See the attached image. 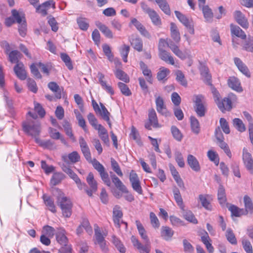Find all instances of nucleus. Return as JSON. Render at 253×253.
Listing matches in <instances>:
<instances>
[{
    "mask_svg": "<svg viewBox=\"0 0 253 253\" xmlns=\"http://www.w3.org/2000/svg\"><path fill=\"white\" fill-rule=\"evenodd\" d=\"M129 180L132 189L139 194H142L143 190L137 174L133 170L129 174Z\"/></svg>",
    "mask_w": 253,
    "mask_h": 253,
    "instance_id": "obj_12",
    "label": "nucleus"
},
{
    "mask_svg": "<svg viewBox=\"0 0 253 253\" xmlns=\"http://www.w3.org/2000/svg\"><path fill=\"white\" fill-rule=\"evenodd\" d=\"M233 126L239 131L244 132L246 130V127L243 121L238 118H235L233 120Z\"/></svg>",
    "mask_w": 253,
    "mask_h": 253,
    "instance_id": "obj_47",
    "label": "nucleus"
},
{
    "mask_svg": "<svg viewBox=\"0 0 253 253\" xmlns=\"http://www.w3.org/2000/svg\"><path fill=\"white\" fill-rule=\"evenodd\" d=\"M57 204L60 207L63 215L66 217H69L72 214V204L71 201L63 193H60L57 197Z\"/></svg>",
    "mask_w": 253,
    "mask_h": 253,
    "instance_id": "obj_2",
    "label": "nucleus"
},
{
    "mask_svg": "<svg viewBox=\"0 0 253 253\" xmlns=\"http://www.w3.org/2000/svg\"><path fill=\"white\" fill-rule=\"evenodd\" d=\"M199 202H201L202 206L206 210L211 211L212 208L210 203L208 201L207 198V195L200 194L199 195L198 198Z\"/></svg>",
    "mask_w": 253,
    "mask_h": 253,
    "instance_id": "obj_43",
    "label": "nucleus"
},
{
    "mask_svg": "<svg viewBox=\"0 0 253 253\" xmlns=\"http://www.w3.org/2000/svg\"><path fill=\"white\" fill-rule=\"evenodd\" d=\"M234 98H236V96L233 93H231L227 97L221 99L220 102H218L217 104L219 109L222 112H224L225 111H230L232 108L231 100Z\"/></svg>",
    "mask_w": 253,
    "mask_h": 253,
    "instance_id": "obj_7",
    "label": "nucleus"
},
{
    "mask_svg": "<svg viewBox=\"0 0 253 253\" xmlns=\"http://www.w3.org/2000/svg\"><path fill=\"white\" fill-rule=\"evenodd\" d=\"M176 80L182 86H187V82L183 73L178 70L176 73Z\"/></svg>",
    "mask_w": 253,
    "mask_h": 253,
    "instance_id": "obj_57",
    "label": "nucleus"
},
{
    "mask_svg": "<svg viewBox=\"0 0 253 253\" xmlns=\"http://www.w3.org/2000/svg\"><path fill=\"white\" fill-rule=\"evenodd\" d=\"M187 163L192 170L198 172L200 170V166L198 160L192 155H188L187 156Z\"/></svg>",
    "mask_w": 253,
    "mask_h": 253,
    "instance_id": "obj_24",
    "label": "nucleus"
},
{
    "mask_svg": "<svg viewBox=\"0 0 253 253\" xmlns=\"http://www.w3.org/2000/svg\"><path fill=\"white\" fill-rule=\"evenodd\" d=\"M111 167L113 170L120 176H122L123 173L117 162L113 158L111 159Z\"/></svg>",
    "mask_w": 253,
    "mask_h": 253,
    "instance_id": "obj_60",
    "label": "nucleus"
},
{
    "mask_svg": "<svg viewBox=\"0 0 253 253\" xmlns=\"http://www.w3.org/2000/svg\"><path fill=\"white\" fill-rule=\"evenodd\" d=\"M131 45L136 50L140 52L143 49V42L138 37H133L129 40Z\"/></svg>",
    "mask_w": 253,
    "mask_h": 253,
    "instance_id": "obj_32",
    "label": "nucleus"
},
{
    "mask_svg": "<svg viewBox=\"0 0 253 253\" xmlns=\"http://www.w3.org/2000/svg\"><path fill=\"white\" fill-rule=\"evenodd\" d=\"M131 241L133 246L138 250L139 253H150L151 251L150 241H145V244L143 245L133 236L131 237Z\"/></svg>",
    "mask_w": 253,
    "mask_h": 253,
    "instance_id": "obj_9",
    "label": "nucleus"
},
{
    "mask_svg": "<svg viewBox=\"0 0 253 253\" xmlns=\"http://www.w3.org/2000/svg\"><path fill=\"white\" fill-rule=\"evenodd\" d=\"M62 159L65 163H68L69 160L72 163L75 164L80 161V156L77 151H73L68 155L62 156Z\"/></svg>",
    "mask_w": 253,
    "mask_h": 253,
    "instance_id": "obj_22",
    "label": "nucleus"
},
{
    "mask_svg": "<svg viewBox=\"0 0 253 253\" xmlns=\"http://www.w3.org/2000/svg\"><path fill=\"white\" fill-rule=\"evenodd\" d=\"M119 88H120L122 94L126 96H129L131 94L130 90L129 89L127 85L122 82L118 84Z\"/></svg>",
    "mask_w": 253,
    "mask_h": 253,
    "instance_id": "obj_61",
    "label": "nucleus"
},
{
    "mask_svg": "<svg viewBox=\"0 0 253 253\" xmlns=\"http://www.w3.org/2000/svg\"><path fill=\"white\" fill-rule=\"evenodd\" d=\"M234 18L237 22L244 28H248L249 23L245 15L239 10H236L234 13Z\"/></svg>",
    "mask_w": 253,
    "mask_h": 253,
    "instance_id": "obj_15",
    "label": "nucleus"
},
{
    "mask_svg": "<svg viewBox=\"0 0 253 253\" xmlns=\"http://www.w3.org/2000/svg\"><path fill=\"white\" fill-rule=\"evenodd\" d=\"M159 56L164 61L172 65L174 64V60L173 57L166 50H164L159 52Z\"/></svg>",
    "mask_w": 253,
    "mask_h": 253,
    "instance_id": "obj_30",
    "label": "nucleus"
},
{
    "mask_svg": "<svg viewBox=\"0 0 253 253\" xmlns=\"http://www.w3.org/2000/svg\"><path fill=\"white\" fill-rule=\"evenodd\" d=\"M101 108L100 111H98L97 113H99L103 119L105 121H109L110 113L108 112L105 106L101 103H100Z\"/></svg>",
    "mask_w": 253,
    "mask_h": 253,
    "instance_id": "obj_52",
    "label": "nucleus"
},
{
    "mask_svg": "<svg viewBox=\"0 0 253 253\" xmlns=\"http://www.w3.org/2000/svg\"><path fill=\"white\" fill-rule=\"evenodd\" d=\"M66 176L64 173L61 172H54L50 181V185L52 186H56L61 182L65 179Z\"/></svg>",
    "mask_w": 253,
    "mask_h": 253,
    "instance_id": "obj_26",
    "label": "nucleus"
},
{
    "mask_svg": "<svg viewBox=\"0 0 253 253\" xmlns=\"http://www.w3.org/2000/svg\"><path fill=\"white\" fill-rule=\"evenodd\" d=\"M156 109L158 113L165 116L169 115L168 112L166 107L164 104V101L162 97L157 96L156 97Z\"/></svg>",
    "mask_w": 253,
    "mask_h": 253,
    "instance_id": "obj_14",
    "label": "nucleus"
},
{
    "mask_svg": "<svg viewBox=\"0 0 253 253\" xmlns=\"http://www.w3.org/2000/svg\"><path fill=\"white\" fill-rule=\"evenodd\" d=\"M195 110L199 117H203L206 111L207 104L204 97L202 95H198L195 96Z\"/></svg>",
    "mask_w": 253,
    "mask_h": 253,
    "instance_id": "obj_4",
    "label": "nucleus"
},
{
    "mask_svg": "<svg viewBox=\"0 0 253 253\" xmlns=\"http://www.w3.org/2000/svg\"><path fill=\"white\" fill-rule=\"evenodd\" d=\"M201 241L205 245L209 253H213L214 248L211 245V240L207 232H205V234L201 237Z\"/></svg>",
    "mask_w": 253,
    "mask_h": 253,
    "instance_id": "obj_31",
    "label": "nucleus"
},
{
    "mask_svg": "<svg viewBox=\"0 0 253 253\" xmlns=\"http://www.w3.org/2000/svg\"><path fill=\"white\" fill-rule=\"evenodd\" d=\"M36 142L45 148L51 149L54 147L53 143L50 140L43 141L39 138H36Z\"/></svg>",
    "mask_w": 253,
    "mask_h": 253,
    "instance_id": "obj_53",
    "label": "nucleus"
},
{
    "mask_svg": "<svg viewBox=\"0 0 253 253\" xmlns=\"http://www.w3.org/2000/svg\"><path fill=\"white\" fill-rule=\"evenodd\" d=\"M42 232L43 234L51 238L55 234V230L51 226L45 225L43 227Z\"/></svg>",
    "mask_w": 253,
    "mask_h": 253,
    "instance_id": "obj_63",
    "label": "nucleus"
},
{
    "mask_svg": "<svg viewBox=\"0 0 253 253\" xmlns=\"http://www.w3.org/2000/svg\"><path fill=\"white\" fill-rule=\"evenodd\" d=\"M242 245L246 253H253L252 246L249 240L243 239Z\"/></svg>",
    "mask_w": 253,
    "mask_h": 253,
    "instance_id": "obj_64",
    "label": "nucleus"
},
{
    "mask_svg": "<svg viewBox=\"0 0 253 253\" xmlns=\"http://www.w3.org/2000/svg\"><path fill=\"white\" fill-rule=\"evenodd\" d=\"M170 130L174 138L178 141H180L183 136L179 129L176 126H173L171 127Z\"/></svg>",
    "mask_w": 253,
    "mask_h": 253,
    "instance_id": "obj_59",
    "label": "nucleus"
},
{
    "mask_svg": "<svg viewBox=\"0 0 253 253\" xmlns=\"http://www.w3.org/2000/svg\"><path fill=\"white\" fill-rule=\"evenodd\" d=\"M243 47L248 51L253 52V37H248L245 41Z\"/></svg>",
    "mask_w": 253,
    "mask_h": 253,
    "instance_id": "obj_58",
    "label": "nucleus"
},
{
    "mask_svg": "<svg viewBox=\"0 0 253 253\" xmlns=\"http://www.w3.org/2000/svg\"><path fill=\"white\" fill-rule=\"evenodd\" d=\"M231 32L233 37V35L236 37L240 38L242 39H245L246 35L244 32L238 26L231 24Z\"/></svg>",
    "mask_w": 253,
    "mask_h": 253,
    "instance_id": "obj_35",
    "label": "nucleus"
},
{
    "mask_svg": "<svg viewBox=\"0 0 253 253\" xmlns=\"http://www.w3.org/2000/svg\"><path fill=\"white\" fill-rule=\"evenodd\" d=\"M170 35L173 41L178 43L180 41V36L176 25L174 23L170 24Z\"/></svg>",
    "mask_w": 253,
    "mask_h": 253,
    "instance_id": "obj_36",
    "label": "nucleus"
},
{
    "mask_svg": "<svg viewBox=\"0 0 253 253\" xmlns=\"http://www.w3.org/2000/svg\"><path fill=\"white\" fill-rule=\"evenodd\" d=\"M43 199L48 209L52 212L55 213L56 211L54 200L50 197L46 195H43Z\"/></svg>",
    "mask_w": 253,
    "mask_h": 253,
    "instance_id": "obj_38",
    "label": "nucleus"
},
{
    "mask_svg": "<svg viewBox=\"0 0 253 253\" xmlns=\"http://www.w3.org/2000/svg\"><path fill=\"white\" fill-rule=\"evenodd\" d=\"M234 63L238 69L246 77L250 78L251 74L247 66L243 63L239 58L235 57L234 59Z\"/></svg>",
    "mask_w": 253,
    "mask_h": 253,
    "instance_id": "obj_21",
    "label": "nucleus"
},
{
    "mask_svg": "<svg viewBox=\"0 0 253 253\" xmlns=\"http://www.w3.org/2000/svg\"><path fill=\"white\" fill-rule=\"evenodd\" d=\"M201 74L204 78V82L209 85H211V75L209 73L208 68L205 66H202L200 68Z\"/></svg>",
    "mask_w": 253,
    "mask_h": 253,
    "instance_id": "obj_39",
    "label": "nucleus"
},
{
    "mask_svg": "<svg viewBox=\"0 0 253 253\" xmlns=\"http://www.w3.org/2000/svg\"><path fill=\"white\" fill-rule=\"evenodd\" d=\"M67 164L66 163V164H62L61 166L62 170L75 182L79 189H82L83 186H85V184L81 182L78 176L72 170Z\"/></svg>",
    "mask_w": 253,
    "mask_h": 253,
    "instance_id": "obj_6",
    "label": "nucleus"
},
{
    "mask_svg": "<svg viewBox=\"0 0 253 253\" xmlns=\"http://www.w3.org/2000/svg\"><path fill=\"white\" fill-rule=\"evenodd\" d=\"M170 71L164 67H162L160 68V71L157 73V78L159 81H163L164 82L167 80L166 77L169 74Z\"/></svg>",
    "mask_w": 253,
    "mask_h": 253,
    "instance_id": "obj_42",
    "label": "nucleus"
},
{
    "mask_svg": "<svg viewBox=\"0 0 253 253\" xmlns=\"http://www.w3.org/2000/svg\"><path fill=\"white\" fill-rule=\"evenodd\" d=\"M80 146L83 154L88 162L91 163L93 168L99 172L102 180L108 186L110 187L111 182L109 174L105 170L104 166L96 159H91V153L89 147L84 137L80 136L79 139Z\"/></svg>",
    "mask_w": 253,
    "mask_h": 253,
    "instance_id": "obj_1",
    "label": "nucleus"
},
{
    "mask_svg": "<svg viewBox=\"0 0 253 253\" xmlns=\"http://www.w3.org/2000/svg\"><path fill=\"white\" fill-rule=\"evenodd\" d=\"M218 200L220 204H224L226 201L225 189L222 185H220L218 189Z\"/></svg>",
    "mask_w": 253,
    "mask_h": 253,
    "instance_id": "obj_51",
    "label": "nucleus"
},
{
    "mask_svg": "<svg viewBox=\"0 0 253 253\" xmlns=\"http://www.w3.org/2000/svg\"><path fill=\"white\" fill-rule=\"evenodd\" d=\"M155 2L164 13L168 15H170V9L167 0H155Z\"/></svg>",
    "mask_w": 253,
    "mask_h": 253,
    "instance_id": "obj_29",
    "label": "nucleus"
},
{
    "mask_svg": "<svg viewBox=\"0 0 253 253\" xmlns=\"http://www.w3.org/2000/svg\"><path fill=\"white\" fill-rule=\"evenodd\" d=\"M174 13L177 19L187 28L189 32L191 34H194V29L193 21L189 20L185 15L178 11L175 10Z\"/></svg>",
    "mask_w": 253,
    "mask_h": 253,
    "instance_id": "obj_10",
    "label": "nucleus"
},
{
    "mask_svg": "<svg viewBox=\"0 0 253 253\" xmlns=\"http://www.w3.org/2000/svg\"><path fill=\"white\" fill-rule=\"evenodd\" d=\"M141 8L144 12L148 15L154 25L159 26L161 24V18L154 9L151 8L144 3L141 4Z\"/></svg>",
    "mask_w": 253,
    "mask_h": 253,
    "instance_id": "obj_5",
    "label": "nucleus"
},
{
    "mask_svg": "<svg viewBox=\"0 0 253 253\" xmlns=\"http://www.w3.org/2000/svg\"><path fill=\"white\" fill-rule=\"evenodd\" d=\"M86 181L89 185L90 189H88L86 184L85 186H83L82 189H84L86 194L89 197H91L92 196V193L95 192L97 189V183L94 179L93 174L91 172L88 173L86 177Z\"/></svg>",
    "mask_w": 253,
    "mask_h": 253,
    "instance_id": "obj_8",
    "label": "nucleus"
},
{
    "mask_svg": "<svg viewBox=\"0 0 253 253\" xmlns=\"http://www.w3.org/2000/svg\"><path fill=\"white\" fill-rule=\"evenodd\" d=\"M51 5L52 6H54V2L53 1H47L43 3L42 5H39L37 7V12L41 13L43 16H45L47 14V10L50 7Z\"/></svg>",
    "mask_w": 253,
    "mask_h": 253,
    "instance_id": "obj_25",
    "label": "nucleus"
},
{
    "mask_svg": "<svg viewBox=\"0 0 253 253\" xmlns=\"http://www.w3.org/2000/svg\"><path fill=\"white\" fill-rule=\"evenodd\" d=\"M14 71L19 79L24 80L26 79V72L24 64L22 62L16 64L14 67Z\"/></svg>",
    "mask_w": 253,
    "mask_h": 253,
    "instance_id": "obj_16",
    "label": "nucleus"
},
{
    "mask_svg": "<svg viewBox=\"0 0 253 253\" xmlns=\"http://www.w3.org/2000/svg\"><path fill=\"white\" fill-rule=\"evenodd\" d=\"M191 127L192 131L197 134L200 132V124L198 120L193 116L190 117Z\"/></svg>",
    "mask_w": 253,
    "mask_h": 253,
    "instance_id": "obj_44",
    "label": "nucleus"
},
{
    "mask_svg": "<svg viewBox=\"0 0 253 253\" xmlns=\"http://www.w3.org/2000/svg\"><path fill=\"white\" fill-rule=\"evenodd\" d=\"M65 231L62 230L56 234V240L61 245L68 246L66 245L68 240L66 236L65 235Z\"/></svg>",
    "mask_w": 253,
    "mask_h": 253,
    "instance_id": "obj_45",
    "label": "nucleus"
},
{
    "mask_svg": "<svg viewBox=\"0 0 253 253\" xmlns=\"http://www.w3.org/2000/svg\"><path fill=\"white\" fill-rule=\"evenodd\" d=\"M9 61L12 63H20L19 59L21 58V53L17 50H12L8 53Z\"/></svg>",
    "mask_w": 253,
    "mask_h": 253,
    "instance_id": "obj_33",
    "label": "nucleus"
},
{
    "mask_svg": "<svg viewBox=\"0 0 253 253\" xmlns=\"http://www.w3.org/2000/svg\"><path fill=\"white\" fill-rule=\"evenodd\" d=\"M148 117L150 123L154 127H157L159 126L157 115L153 108L149 110Z\"/></svg>",
    "mask_w": 253,
    "mask_h": 253,
    "instance_id": "obj_40",
    "label": "nucleus"
},
{
    "mask_svg": "<svg viewBox=\"0 0 253 253\" xmlns=\"http://www.w3.org/2000/svg\"><path fill=\"white\" fill-rule=\"evenodd\" d=\"M110 176L116 187L122 192H127V189L121 180L112 172H110Z\"/></svg>",
    "mask_w": 253,
    "mask_h": 253,
    "instance_id": "obj_19",
    "label": "nucleus"
},
{
    "mask_svg": "<svg viewBox=\"0 0 253 253\" xmlns=\"http://www.w3.org/2000/svg\"><path fill=\"white\" fill-rule=\"evenodd\" d=\"M203 14L204 15L205 21L208 23H211L212 21L213 13L212 10L208 5H202L201 6Z\"/></svg>",
    "mask_w": 253,
    "mask_h": 253,
    "instance_id": "obj_27",
    "label": "nucleus"
},
{
    "mask_svg": "<svg viewBox=\"0 0 253 253\" xmlns=\"http://www.w3.org/2000/svg\"><path fill=\"white\" fill-rule=\"evenodd\" d=\"M11 13L15 22L16 21L18 24H21L23 20H25L24 14L23 13L19 12L16 9H13L11 11Z\"/></svg>",
    "mask_w": 253,
    "mask_h": 253,
    "instance_id": "obj_46",
    "label": "nucleus"
},
{
    "mask_svg": "<svg viewBox=\"0 0 253 253\" xmlns=\"http://www.w3.org/2000/svg\"><path fill=\"white\" fill-rule=\"evenodd\" d=\"M95 25L107 38L110 39H112L113 38L112 31L105 25L102 24L99 21H96L95 22Z\"/></svg>",
    "mask_w": 253,
    "mask_h": 253,
    "instance_id": "obj_28",
    "label": "nucleus"
},
{
    "mask_svg": "<svg viewBox=\"0 0 253 253\" xmlns=\"http://www.w3.org/2000/svg\"><path fill=\"white\" fill-rule=\"evenodd\" d=\"M130 23L136 27L137 30L139 31L142 35L148 38H150L151 36L148 32L146 30L145 27L136 18H132L131 19Z\"/></svg>",
    "mask_w": 253,
    "mask_h": 253,
    "instance_id": "obj_17",
    "label": "nucleus"
},
{
    "mask_svg": "<svg viewBox=\"0 0 253 253\" xmlns=\"http://www.w3.org/2000/svg\"><path fill=\"white\" fill-rule=\"evenodd\" d=\"M226 237L228 241L232 245H236L237 241L231 229L228 228L226 233Z\"/></svg>",
    "mask_w": 253,
    "mask_h": 253,
    "instance_id": "obj_55",
    "label": "nucleus"
},
{
    "mask_svg": "<svg viewBox=\"0 0 253 253\" xmlns=\"http://www.w3.org/2000/svg\"><path fill=\"white\" fill-rule=\"evenodd\" d=\"M228 84L232 89L239 92L243 91L239 80L235 77H230L228 80Z\"/></svg>",
    "mask_w": 253,
    "mask_h": 253,
    "instance_id": "obj_20",
    "label": "nucleus"
},
{
    "mask_svg": "<svg viewBox=\"0 0 253 253\" xmlns=\"http://www.w3.org/2000/svg\"><path fill=\"white\" fill-rule=\"evenodd\" d=\"M23 130L28 135L33 137L36 140L41 132V126L39 122L29 121L23 123Z\"/></svg>",
    "mask_w": 253,
    "mask_h": 253,
    "instance_id": "obj_3",
    "label": "nucleus"
},
{
    "mask_svg": "<svg viewBox=\"0 0 253 253\" xmlns=\"http://www.w3.org/2000/svg\"><path fill=\"white\" fill-rule=\"evenodd\" d=\"M113 221L114 224L118 228L121 226L120 220L123 216V212L120 209V207L118 206H116L113 209Z\"/></svg>",
    "mask_w": 253,
    "mask_h": 253,
    "instance_id": "obj_23",
    "label": "nucleus"
},
{
    "mask_svg": "<svg viewBox=\"0 0 253 253\" xmlns=\"http://www.w3.org/2000/svg\"><path fill=\"white\" fill-rule=\"evenodd\" d=\"M175 159L178 165L180 168H183L185 166V163L181 153L176 151L174 153Z\"/></svg>",
    "mask_w": 253,
    "mask_h": 253,
    "instance_id": "obj_62",
    "label": "nucleus"
},
{
    "mask_svg": "<svg viewBox=\"0 0 253 253\" xmlns=\"http://www.w3.org/2000/svg\"><path fill=\"white\" fill-rule=\"evenodd\" d=\"M112 242L117 249L120 251V253H125L126 249L124 246L121 241L114 235L112 236Z\"/></svg>",
    "mask_w": 253,
    "mask_h": 253,
    "instance_id": "obj_48",
    "label": "nucleus"
},
{
    "mask_svg": "<svg viewBox=\"0 0 253 253\" xmlns=\"http://www.w3.org/2000/svg\"><path fill=\"white\" fill-rule=\"evenodd\" d=\"M244 201L246 209V211L247 213H252L253 210V205L250 198L248 196H245L244 198Z\"/></svg>",
    "mask_w": 253,
    "mask_h": 253,
    "instance_id": "obj_56",
    "label": "nucleus"
},
{
    "mask_svg": "<svg viewBox=\"0 0 253 253\" xmlns=\"http://www.w3.org/2000/svg\"><path fill=\"white\" fill-rule=\"evenodd\" d=\"M182 214L183 217L187 221L193 224H197L198 223L197 219L195 218L194 214L190 211H185L183 209Z\"/></svg>",
    "mask_w": 253,
    "mask_h": 253,
    "instance_id": "obj_41",
    "label": "nucleus"
},
{
    "mask_svg": "<svg viewBox=\"0 0 253 253\" xmlns=\"http://www.w3.org/2000/svg\"><path fill=\"white\" fill-rule=\"evenodd\" d=\"M79 28L83 30L86 31L89 27L88 20L85 18L79 17L77 19Z\"/></svg>",
    "mask_w": 253,
    "mask_h": 253,
    "instance_id": "obj_50",
    "label": "nucleus"
},
{
    "mask_svg": "<svg viewBox=\"0 0 253 253\" xmlns=\"http://www.w3.org/2000/svg\"><path fill=\"white\" fill-rule=\"evenodd\" d=\"M172 192L176 204L181 210H183L184 206L179 190L175 186L173 188Z\"/></svg>",
    "mask_w": 253,
    "mask_h": 253,
    "instance_id": "obj_34",
    "label": "nucleus"
},
{
    "mask_svg": "<svg viewBox=\"0 0 253 253\" xmlns=\"http://www.w3.org/2000/svg\"><path fill=\"white\" fill-rule=\"evenodd\" d=\"M95 232V237L96 240L95 244H98L101 250L104 252H107L108 251V248L106 247V241L105 240V237L106 234H104L103 235L98 227H97L94 229Z\"/></svg>",
    "mask_w": 253,
    "mask_h": 253,
    "instance_id": "obj_11",
    "label": "nucleus"
},
{
    "mask_svg": "<svg viewBox=\"0 0 253 253\" xmlns=\"http://www.w3.org/2000/svg\"><path fill=\"white\" fill-rule=\"evenodd\" d=\"M116 77L125 83H128L129 79L128 76L123 70L118 69L115 72Z\"/></svg>",
    "mask_w": 253,
    "mask_h": 253,
    "instance_id": "obj_49",
    "label": "nucleus"
},
{
    "mask_svg": "<svg viewBox=\"0 0 253 253\" xmlns=\"http://www.w3.org/2000/svg\"><path fill=\"white\" fill-rule=\"evenodd\" d=\"M243 160L247 169L253 173V159L252 155L245 148L243 149Z\"/></svg>",
    "mask_w": 253,
    "mask_h": 253,
    "instance_id": "obj_13",
    "label": "nucleus"
},
{
    "mask_svg": "<svg viewBox=\"0 0 253 253\" xmlns=\"http://www.w3.org/2000/svg\"><path fill=\"white\" fill-rule=\"evenodd\" d=\"M60 57L62 61L65 63L66 66L69 70H71L73 69V64L70 57L68 54L64 53H62L60 54Z\"/></svg>",
    "mask_w": 253,
    "mask_h": 253,
    "instance_id": "obj_54",
    "label": "nucleus"
},
{
    "mask_svg": "<svg viewBox=\"0 0 253 253\" xmlns=\"http://www.w3.org/2000/svg\"><path fill=\"white\" fill-rule=\"evenodd\" d=\"M174 231L168 226H162L161 228V236L167 241L169 240L173 236Z\"/></svg>",
    "mask_w": 253,
    "mask_h": 253,
    "instance_id": "obj_37",
    "label": "nucleus"
},
{
    "mask_svg": "<svg viewBox=\"0 0 253 253\" xmlns=\"http://www.w3.org/2000/svg\"><path fill=\"white\" fill-rule=\"evenodd\" d=\"M139 65L143 75L146 77L147 81L152 84L153 79L151 70L148 68L147 65L143 61H140Z\"/></svg>",
    "mask_w": 253,
    "mask_h": 253,
    "instance_id": "obj_18",
    "label": "nucleus"
}]
</instances>
